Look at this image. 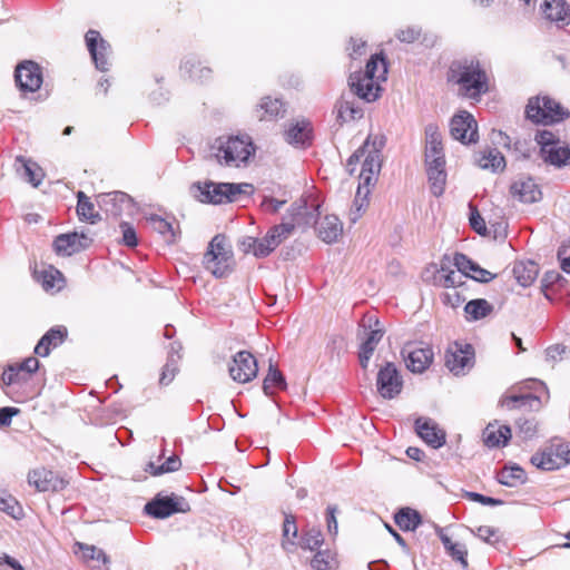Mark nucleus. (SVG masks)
Returning <instances> with one entry per match:
<instances>
[{"instance_id": "f257e3e1", "label": "nucleus", "mask_w": 570, "mask_h": 570, "mask_svg": "<svg viewBox=\"0 0 570 570\" xmlns=\"http://www.w3.org/2000/svg\"><path fill=\"white\" fill-rule=\"evenodd\" d=\"M386 59L382 53H376L370 58L364 71L350 76V87L357 97L372 102L380 97L381 82L386 80Z\"/></svg>"}, {"instance_id": "f03ea898", "label": "nucleus", "mask_w": 570, "mask_h": 570, "mask_svg": "<svg viewBox=\"0 0 570 570\" xmlns=\"http://www.w3.org/2000/svg\"><path fill=\"white\" fill-rule=\"evenodd\" d=\"M448 81L459 86V92L468 98L476 99L489 89L488 76L478 60L455 61L448 72Z\"/></svg>"}, {"instance_id": "7ed1b4c3", "label": "nucleus", "mask_w": 570, "mask_h": 570, "mask_svg": "<svg viewBox=\"0 0 570 570\" xmlns=\"http://www.w3.org/2000/svg\"><path fill=\"white\" fill-rule=\"evenodd\" d=\"M524 118L535 126H553L570 118V110L549 94H538L528 98Z\"/></svg>"}, {"instance_id": "20e7f679", "label": "nucleus", "mask_w": 570, "mask_h": 570, "mask_svg": "<svg viewBox=\"0 0 570 570\" xmlns=\"http://www.w3.org/2000/svg\"><path fill=\"white\" fill-rule=\"evenodd\" d=\"M213 157L218 164L239 167L255 154V146L249 136H220L212 145Z\"/></svg>"}, {"instance_id": "39448f33", "label": "nucleus", "mask_w": 570, "mask_h": 570, "mask_svg": "<svg viewBox=\"0 0 570 570\" xmlns=\"http://www.w3.org/2000/svg\"><path fill=\"white\" fill-rule=\"evenodd\" d=\"M234 264L233 248L227 237L223 234L215 235L204 254V267L215 277H224L233 271Z\"/></svg>"}, {"instance_id": "423d86ee", "label": "nucleus", "mask_w": 570, "mask_h": 570, "mask_svg": "<svg viewBox=\"0 0 570 570\" xmlns=\"http://www.w3.org/2000/svg\"><path fill=\"white\" fill-rule=\"evenodd\" d=\"M194 188L198 191L196 197L203 203L224 204L236 202L240 195L250 194L253 186L250 184H230V183H197Z\"/></svg>"}, {"instance_id": "0eeeda50", "label": "nucleus", "mask_w": 570, "mask_h": 570, "mask_svg": "<svg viewBox=\"0 0 570 570\" xmlns=\"http://www.w3.org/2000/svg\"><path fill=\"white\" fill-rule=\"evenodd\" d=\"M535 141L540 146L542 158L546 163L556 167L570 165V148L550 130H539Z\"/></svg>"}, {"instance_id": "6e6552de", "label": "nucleus", "mask_w": 570, "mask_h": 570, "mask_svg": "<svg viewBox=\"0 0 570 570\" xmlns=\"http://www.w3.org/2000/svg\"><path fill=\"white\" fill-rule=\"evenodd\" d=\"M445 366L455 375L465 374L474 365V348L471 344H450L445 351Z\"/></svg>"}, {"instance_id": "1a4fd4ad", "label": "nucleus", "mask_w": 570, "mask_h": 570, "mask_svg": "<svg viewBox=\"0 0 570 570\" xmlns=\"http://www.w3.org/2000/svg\"><path fill=\"white\" fill-rule=\"evenodd\" d=\"M28 483L39 492H57L63 490L68 482L58 472L39 465L28 473Z\"/></svg>"}, {"instance_id": "9d476101", "label": "nucleus", "mask_w": 570, "mask_h": 570, "mask_svg": "<svg viewBox=\"0 0 570 570\" xmlns=\"http://www.w3.org/2000/svg\"><path fill=\"white\" fill-rule=\"evenodd\" d=\"M14 80L21 92H36L43 81L41 67L30 60L23 61L16 67Z\"/></svg>"}, {"instance_id": "9b49d317", "label": "nucleus", "mask_w": 570, "mask_h": 570, "mask_svg": "<svg viewBox=\"0 0 570 570\" xmlns=\"http://www.w3.org/2000/svg\"><path fill=\"white\" fill-rule=\"evenodd\" d=\"M450 131L452 137L462 144L476 142L479 139L478 122L474 117L465 110H462L452 117Z\"/></svg>"}, {"instance_id": "f8f14e48", "label": "nucleus", "mask_w": 570, "mask_h": 570, "mask_svg": "<svg viewBox=\"0 0 570 570\" xmlns=\"http://www.w3.org/2000/svg\"><path fill=\"white\" fill-rule=\"evenodd\" d=\"M230 377L238 383H247L254 380L258 373L255 356L247 352H238L228 367Z\"/></svg>"}, {"instance_id": "ddd939ff", "label": "nucleus", "mask_w": 570, "mask_h": 570, "mask_svg": "<svg viewBox=\"0 0 570 570\" xmlns=\"http://www.w3.org/2000/svg\"><path fill=\"white\" fill-rule=\"evenodd\" d=\"M92 238L86 233H68L57 236L53 240V248L58 255L71 256L88 248Z\"/></svg>"}, {"instance_id": "4468645a", "label": "nucleus", "mask_w": 570, "mask_h": 570, "mask_svg": "<svg viewBox=\"0 0 570 570\" xmlns=\"http://www.w3.org/2000/svg\"><path fill=\"white\" fill-rule=\"evenodd\" d=\"M376 385L384 399H393L401 393L403 382L394 364L387 363L379 371Z\"/></svg>"}, {"instance_id": "2eb2a0df", "label": "nucleus", "mask_w": 570, "mask_h": 570, "mask_svg": "<svg viewBox=\"0 0 570 570\" xmlns=\"http://www.w3.org/2000/svg\"><path fill=\"white\" fill-rule=\"evenodd\" d=\"M284 139L295 147L306 148L313 142V126L308 119L291 121L284 130Z\"/></svg>"}, {"instance_id": "dca6fc26", "label": "nucleus", "mask_w": 570, "mask_h": 570, "mask_svg": "<svg viewBox=\"0 0 570 570\" xmlns=\"http://www.w3.org/2000/svg\"><path fill=\"white\" fill-rule=\"evenodd\" d=\"M188 509L185 501L170 497L156 498L145 505L147 514L157 519H165L177 512H186Z\"/></svg>"}, {"instance_id": "f3484780", "label": "nucleus", "mask_w": 570, "mask_h": 570, "mask_svg": "<svg viewBox=\"0 0 570 570\" xmlns=\"http://www.w3.org/2000/svg\"><path fill=\"white\" fill-rule=\"evenodd\" d=\"M85 39L97 69L107 71L109 68V45L101 38L100 33L94 29L87 31Z\"/></svg>"}, {"instance_id": "a211bd4d", "label": "nucleus", "mask_w": 570, "mask_h": 570, "mask_svg": "<svg viewBox=\"0 0 570 570\" xmlns=\"http://www.w3.org/2000/svg\"><path fill=\"white\" fill-rule=\"evenodd\" d=\"M570 463V442L552 440L540 454L532 456L531 463Z\"/></svg>"}, {"instance_id": "6ab92c4d", "label": "nucleus", "mask_w": 570, "mask_h": 570, "mask_svg": "<svg viewBox=\"0 0 570 570\" xmlns=\"http://www.w3.org/2000/svg\"><path fill=\"white\" fill-rule=\"evenodd\" d=\"M367 146L368 140H366L364 146L357 149L348 159V165H352L353 163H356L364 157V160L362 163V169L360 173V178L363 179L365 185H368L371 183L372 175L379 173L381 168L377 151L368 153V155L365 156Z\"/></svg>"}, {"instance_id": "aec40b11", "label": "nucleus", "mask_w": 570, "mask_h": 570, "mask_svg": "<svg viewBox=\"0 0 570 570\" xmlns=\"http://www.w3.org/2000/svg\"><path fill=\"white\" fill-rule=\"evenodd\" d=\"M415 431L425 443L434 449L441 448L445 443V432L430 419L419 417L415 421Z\"/></svg>"}, {"instance_id": "412c9836", "label": "nucleus", "mask_w": 570, "mask_h": 570, "mask_svg": "<svg viewBox=\"0 0 570 570\" xmlns=\"http://www.w3.org/2000/svg\"><path fill=\"white\" fill-rule=\"evenodd\" d=\"M286 114L285 102L271 96L263 97L255 108V116L259 121H276Z\"/></svg>"}, {"instance_id": "4be33fe9", "label": "nucleus", "mask_w": 570, "mask_h": 570, "mask_svg": "<svg viewBox=\"0 0 570 570\" xmlns=\"http://www.w3.org/2000/svg\"><path fill=\"white\" fill-rule=\"evenodd\" d=\"M453 263L463 277H471L478 282L483 283L490 282L494 277L492 273L480 267L476 263L471 261L466 255L462 253H456L454 255Z\"/></svg>"}, {"instance_id": "5701e85b", "label": "nucleus", "mask_w": 570, "mask_h": 570, "mask_svg": "<svg viewBox=\"0 0 570 570\" xmlns=\"http://www.w3.org/2000/svg\"><path fill=\"white\" fill-rule=\"evenodd\" d=\"M433 284L448 289L463 286L464 281L459 269H454L451 262L444 258L433 275Z\"/></svg>"}, {"instance_id": "b1692460", "label": "nucleus", "mask_w": 570, "mask_h": 570, "mask_svg": "<svg viewBox=\"0 0 570 570\" xmlns=\"http://www.w3.org/2000/svg\"><path fill=\"white\" fill-rule=\"evenodd\" d=\"M510 194L522 203H535L541 199L542 193L535 181L530 177H521L510 186Z\"/></svg>"}, {"instance_id": "393cba45", "label": "nucleus", "mask_w": 570, "mask_h": 570, "mask_svg": "<svg viewBox=\"0 0 570 570\" xmlns=\"http://www.w3.org/2000/svg\"><path fill=\"white\" fill-rule=\"evenodd\" d=\"M68 337V330L63 325L51 327L38 342L35 353L41 357L50 354V351L60 346Z\"/></svg>"}, {"instance_id": "a878e982", "label": "nucleus", "mask_w": 570, "mask_h": 570, "mask_svg": "<svg viewBox=\"0 0 570 570\" xmlns=\"http://www.w3.org/2000/svg\"><path fill=\"white\" fill-rule=\"evenodd\" d=\"M406 356H405V363L410 371L414 373H422L426 368L430 367V365L433 362V351L431 347H413L405 350Z\"/></svg>"}, {"instance_id": "bb28decb", "label": "nucleus", "mask_w": 570, "mask_h": 570, "mask_svg": "<svg viewBox=\"0 0 570 570\" xmlns=\"http://www.w3.org/2000/svg\"><path fill=\"white\" fill-rule=\"evenodd\" d=\"M425 164H438L445 161L443 154L442 136L435 126H429L425 130Z\"/></svg>"}, {"instance_id": "cd10ccee", "label": "nucleus", "mask_w": 570, "mask_h": 570, "mask_svg": "<svg viewBox=\"0 0 570 570\" xmlns=\"http://www.w3.org/2000/svg\"><path fill=\"white\" fill-rule=\"evenodd\" d=\"M512 436L508 425L498 422L489 423L482 432V439L488 448H501L508 444Z\"/></svg>"}, {"instance_id": "c85d7f7f", "label": "nucleus", "mask_w": 570, "mask_h": 570, "mask_svg": "<svg viewBox=\"0 0 570 570\" xmlns=\"http://www.w3.org/2000/svg\"><path fill=\"white\" fill-rule=\"evenodd\" d=\"M35 277L46 292H59L66 286L63 274L52 265L36 271Z\"/></svg>"}, {"instance_id": "c756f323", "label": "nucleus", "mask_w": 570, "mask_h": 570, "mask_svg": "<svg viewBox=\"0 0 570 570\" xmlns=\"http://www.w3.org/2000/svg\"><path fill=\"white\" fill-rule=\"evenodd\" d=\"M316 230L320 238L327 243H335L343 234V225L335 215H326L317 222Z\"/></svg>"}, {"instance_id": "7c9ffc66", "label": "nucleus", "mask_w": 570, "mask_h": 570, "mask_svg": "<svg viewBox=\"0 0 570 570\" xmlns=\"http://www.w3.org/2000/svg\"><path fill=\"white\" fill-rule=\"evenodd\" d=\"M181 72L191 81L204 85L212 80L213 70L200 60L189 58L180 65Z\"/></svg>"}, {"instance_id": "2f4dec72", "label": "nucleus", "mask_w": 570, "mask_h": 570, "mask_svg": "<svg viewBox=\"0 0 570 570\" xmlns=\"http://www.w3.org/2000/svg\"><path fill=\"white\" fill-rule=\"evenodd\" d=\"M76 547L78 548L76 553L80 552L81 559L85 562L90 563V566L94 569L109 570L108 564L110 561H109L108 556L105 553V551L102 549L97 548L96 546H90V544L80 543V542H77Z\"/></svg>"}, {"instance_id": "473e14b6", "label": "nucleus", "mask_w": 570, "mask_h": 570, "mask_svg": "<svg viewBox=\"0 0 570 570\" xmlns=\"http://www.w3.org/2000/svg\"><path fill=\"white\" fill-rule=\"evenodd\" d=\"M16 170L20 177L30 183L33 187H38L45 177L42 168L37 163L23 156L16 158Z\"/></svg>"}, {"instance_id": "72a5a7b5", "label": "nucleus", "mask_w": 570, "mask_h": 570, "mask_svg": "<svg viewBox=\"0 0 570 570\" xmlns=\"http://www.w3.org/2000/svg\"><path fill=\"white\" fill-rule=\"evenodd\" d=\"M102 202L106 213L116 218L120 217L124 212L132 208L130 197L121 191L107 194Z\"/></svg>"}, {"instance_id": "f704fd0d", "label": "nucleus", "mask_w": 570, "mask_h": 570, "mask_svg": "<svg viewBox=\"0 0 570 570\" xmlns=\"http://www.w3.org/2000/svg\"><path fill=\"white\" fill-rule=\"evenodd\" d=\"M495 478L502 485L515 488L527 482L528 474L521 465H503L497 472Z\"/></svg>"}, {"instance_id": "c9c22d12", "label": "nucleus", "mask_w": 570, "mask_h": 570, "mask_svg": "<svg viewBox=\"0 0 570 570\" xmlns=\"http://www.w3.org/2000/svg\"><path fill=\"white\" fill-rule=\"evenodd\" d=\"M426 173L431 193L435 197L443 195L446 185L445 161L426 164Z\"/></svg>"}, {"instance_id": "e433bc0d", "label": "nucleus", "mask_w": 570, "mask_h": 570, "mask_svg": "<svg viewBox=\"0 0 570 570\" xmlns=\"http://www.w3.org/2000/svg\"><path fill=\"white\" fill-rule=\"evenodd\" d=\"M151 228L164 237L167 244H174L180 236V228L177 223L169 222L158 215L149 217Z\"/></svg>"}, {"instance_id": "4c0bfd02", "label": "nucleus", "mask_w": 570, "mask_h": 570, "mask_svg": "<svg viewBox=\"0 0 570 570\" xmlns=\"http://www.w3.org/2000/svg\"><path fill=\"white\" fill-rule=\"evenodd\" d=\"M541 9L550 21L567 22L570 19V7L566 0H544Z\"/></svg>"}, {"instance_id": "58836bf2", "label": "nucleus", "mask_w": 570, "mask_h": 570, "mask_svg": "<svg viewBox=\"0 0 570 570\" xmlns=\"http://www.w3.org/2000/svg\"><path fill=\"white\" fill-rule=\"evenodd\" d=\"M513 276L518 284L523 287H528L533 284L539 274L538 265L532 262H518L513 266Z\"/></svg>"}, {"instance_id": "ea45409f", "label": "nucleus", "mask_w": 570, "mask_h": 570, "mask_svg": "<svg viewBox=\"0 0 570 570\" xmlns=\"http://www.w3.org/2000/svg\"><path fill=\"white\" fill-rule=\"evenodd\" d=\"M383 337L382 328H374L366 334L364 342L361 345V350L358 353L360 363L363 368L367 367V363L372 357L377 344Z\"/></svg>"}, {"instance_id": "a19ab883", "label": "nucleus", "mask_w": 570, "mask_h": 570, "mask_svg": "<svg viewBox=\"0 0 570 570\" xmlns=\"http://www.w3.org/2000/svg\"><path fill=\"white\" fill-rule=\"evenodd\" d=\"M493 312V306L484 298L468 302L464 306L465 318L469 322L485 318Z\"/></svg>"}, {"instance_id": "79ce46f5", "label": "nucleus", "mask_w": 570, "mask_h": 570, "mask_svg": "<svg viewBox=\"0 0 570 570\" xmlns=\"http://www.w3.org/2000/svg\"><path fill=\"white\" fill-rule=\"evenodd\" d=\"M394 521L403 531H414L421 524L420 513L411 508L400 509L395 515Z\"/></svg>"}, {"instance_id": "37998d69", "label": "nucleus", "mask_w": 570, "mask_h": 570, "mask_svg": "<svg viewBox=\"0 0 570 570\" xmlns=\"http://www.w3.org/2000/svg\"><path fill=\"white\" fill-rule=\"evenodd\" d=\"M539 397L534 396L531 393H510L502 397L501 406L507 410H515L522 406L531 407L533 403H539Z\"/></svg>"}, {"instance_id": "c03bdc74", "label": "nucleus", "mask_w": 570, "mask_h": 570, "mask_svg": "<svg viewBox=\"0 0 570 570\" xmlns=\"http://www.w3.org/2000/svg\"><path fill=\"white\" fill-rule=\"evenodd\" d=\"M77 197V214L79 219L90 224L97 223L100 219V216L89 197H87L82 191H79Z\"/></svg>"}, {"instance_id": "a18cd8bd", "label": "nucleus", "mask_w": 570, "mask_h": 570, "mask_svg": "<svg viewBox=\"0 0 570 570\" xmlns=\"http://www.w3.org/2000/svg\"><path fill=\"white\" fill-rule=\"evenodd\" d=\"M478 164L481 168L492 171H502L505 168V159L498 149L485 150L478 159Z\"/></svg>"}, {"instance_id": "49530a36", "label": "nucleus", "mask_w": 570, "mask_h": 570, "mask_svg": "<svg viewBox=\"0 0 570 570\" xmlns=\"http://www.w3.org/2000/svg\"><path fill=\"white\" fill-rule=\"evenodd\" d=\"M335 108L337 112V119L342 124L350 122L363 117V110L361 108L355 107L353 102L343 98L336 102Z\"/></svg>"}, {"instance_id": "de8ad7c7", "label": "nucleus", "mask_w": 570, "mask_h": 570, "mask_svg": "<svg viewBox=\"0 0 570 570\" xmlns=\"http://www.w3.org/2000/svg\"><path fill=\"white\" fill-rule=\"evenodd\" d=\"M286 387L285 379L279 370L273 364H269V370L264 379L263 390L267 395L274 394L277 390H284Z\"/></svg>"}, {"instance_id": "09e8293b", "label": "nucleus", "mask_w": 570, "mask_h": 570, "mask_svg": "<svg viewBox=\"0 0 570 570\" xmlns=\"http://www.w3.org/2000/svg\"><path fill=\"white\" fill-rule=\"evenodd\" d=\"M0 511L19 520L23 517V510L19 502L7 490L0 488Z\"/></svg>"}, {"instance_id": "8fccbe9b", "label": "nucleus", "mask_w": 570, "mask_h": 570, "mask_svg": "<svg viewBox=\"0 0 570 570\" xmlns=\"http://www.w3.org/2000/svg\"><path fill=\"white\" fill-rule=\"evenodd\" d=\"M440 539L446 552L456 561L461 562L463 567L468 566L465 546L459 542H453L448 535L441 534Z\"/></svg>"}, {"instance_id": "3c124183", "label": "nucleus", "mask_w": 570, "mask_h": 570, "mask_svg": "<svg viewBox=\"0 0 570 570\" xmlns=\"http://www.w3.org/2000/svg\"><path fill=\"white\" fill-rule=\"evenodd\" d=\"M335 553L331 550H321L314 556L311 566L315 570H331L336 567Z\"/></svg>"}, {"instance_id": "603ef678", "label": "nucleus", "mask_w": 570, "mask_h": 570, "mask_svg": "<svg viewBox=\"0 0 570 570\" xmlns=\"http://www.w3.org/2000/svg\"><path fill=\"white\" fill-rule=\"evenodd\" d=\"M297 537V525L293 517H286L283 524V542L282 547L291 552L295 547V538Z\"/></svg>"}, {"instance_id": "864d4df0", "label": "nucleus", "mask_w": 570, "mask_h": 570, "mask_svg": "<svg viewBox=\"0 0 570 570\" xmlns=\"http://www.w3.org/2000/svg\"><path fill=\"white\" fill-rule=\"evenodd\" d=\"M323 534L317 529H311L302 537L299 541V546L305 550H315L320 548L323 543Z\"/></svg>"}, {"instance_id": "5fc2aeb1", "label": "nucleus", "mask_w": 570, "mask_h": 570, "mask_svg": "<svg viewBox=\"0 0 570 570\" xmlns=\"http://www.w3.org/2000/svg\"><path fill=\"white\" fill-rule=\"evenodd\" d=\"M1 381L4 385L9 386L14 383L27 381L24 375L18 365H9L2 373Z\"/></svg>"}, {"instance_id": "6e6d98bb", "label": "nucleus", "mask_w": 570, "mask_h": 570, "mask_svg": "<svg viewBox=\"0 0 570 570\" xmlns=\"http://www.w3.org/2000/svg\"><path fill=\"white\" fill-rule=\"evenodd\" d=\"M119 228L122 235L119 243L130 248L136 247L138 245V237L134 226L129 223L122 222L120 223Z\"/></svg>"}, {"instance_id": "4d7b16f0", "label": "nucleus", "mask_w": 570, "mask_h": 570, "mask_svg": "<svg viewBox=\"0 0 570 570\" xmlns=\"http://www.w3.org/2000/svg\"><path fill=\"white\" fill-rule=\"evenodd\" d=\"M293 230V224H281L271 228L267 234L269 239H273L279 246L292 234Z\"/></svg>"}, {"instance_id": "13d9d810", "label": "nucleus", "mask_w": 570, "mask_h": 570, "mask_svg": "<svg viewBox=\"0 0 570 570\" xmlns=\"http://www.w3.org/2000/svg\"><path fill=\"white\" fill-rule=\"evenodd\" d=\"M442 295V302L444 305L450 306L452 308L459 307L465 301V297L461 294L458 287L448 288Z\"/></svg>"}, {"instance_id": "bf43d9fd", "label": "nucleus", "mask_w": 570, "mask_h": 570, "mask_svg": "<svg viewBox=\"0 0 570 570\" xmlns=\"http://www.w3.org/2000/svg\"><path fill=\"white\" fill-rule=\"evenodd\" d=\"M420 30L413 27H406L404 29H401L396 35L400 41L406 43H413L414 41L420 39Z\"/></svg>"}, {"instance_id": "052dcab7", "label": "nucleus", "mask_w": 570, "mask_h": 570, "mask_svg": "<svg viewBox=\"0 0 570 570\" xmlns=\"http://www.w3.org/2000/svg\"><path fill=\"white\" fill-rule=\"evenodd\" d=\"M476 537L483 540L487 543H493L495 540H498V531L497 529L489 527V525H482L476 529L475 532Z\"/></svg>"}, {"instance_id": "680f3d73", "label": "nucleus", "mask_w": 570, "mask_h": 570, "mask_svg": "<svg viewBox=\"0 0 570 570\" xmlns=\"http://www.w3.org/2000/svg\"><path fill=\"white\" fill-rule=\"evenodd\" d=\"M17 365L19 366L21 372L24 375H27V380H28L29 376L32 373L37 372V370L39 368V361L36 357H28L22 363L17 364Z\"/></svg>"}, {"instance_id": "e2e57ef3", "label": "nucleus", "mask_w": 570, "mask_h": 570, "mask_svg": "<svg viewBox=\"0 0 570 570\" xmlns=\"http://www.w3.org/2000/svg\"><path fill=\"white\" fill-rule=\"evenodd\" d=\"M267 243L264 242V238L261 239H253L252 240V248L253 254L256 257H265L272 253L271 247L266 246Z\"/></svg>"}, {"instance_id": "0e129e2a", "label": "nucleus", "mask_w": 570, "mask_h": 570, "mask_svg": "<svg viewBox=\"0 0 570 570\" xmlns=\"http://www.w3.org/2000/svg\"><path fill=\"white\" fill-rule=\"evenodd\" d=\"M466 497L470 498L472 501L479 502L483 505H499L502 503V501L499 499L485 497L476 492H468Z\"/></svg>"}, {"instance_id": "69168bd1", "label": "nucleus", "mask_w": 570, "mask_h": 570, "mask_svg": "<svg viewBox=\"0 0 570 570\" xmlns=\"http://www.w3.org/2000/svg\"><path fill=\"white\" fill-rule=\"evenodd\" d=\"M327 518H326V521H327V530L330 532V534L332 535H336L337 534V520H336V507L334 505H328L327 507Z\"/></svg>"}, {"instance_id": "338daca9", "label": "nucleus", "mask_w": 570, "mask_h": 570, "mask_svg": "<svg viewBox=\"0 0 570 570\" xmlns=\"http://www.w3.org/2000/svg\"><path fill=\"white\" fill-rule=\"evenodd\" d=\"M470 223H471L472 228L478 234H481V235L485 234L487 226H485L484 219L480 216L479 213H472L471 214Z\"/></svg>"}, {"instance_id": "774afa93", "label": "nucleus", "mask_w": 570, "mask_h": 570, "mask_svg": "<svg viewBox=\"0 0 570 570\" xmlns=\"http://www.w3.org/2000/svg\"><path fill=\"white\" fill-rule=\"evenodd\" d=\"M147 472L154 476L177 471V465H147Z\"/></svg>"}]
</instances>
